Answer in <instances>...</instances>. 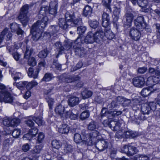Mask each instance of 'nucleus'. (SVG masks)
I'll return each instance as SVG.
<instances>
[{
  "label": "nucleus",
  "instance_id": "nucleus-1",
  "mask_svg": "<svg viewBox=\"0 0 160 160\" xmlns=\"http://www.w3.org/2000/svg\"><path fill=\"white\" fill-rule=\"evenodd\" d=\"M65 18H59L58 23L59 27L63 29H67L69 25L73 27L82 23L81 19L78 17H76L73 13L71 14L67 12L65 14Z\"/></svg>",
  "mask_w": 160,
  "mask_h": 160
},
{
  "label": "nucleus",
  "instance_id": "nucleus-2",
  "mask_svg": "<svg viewBox=\"0 0 160 160\" xmlns=\"http://www.w3.org/2000/svg\"><path fill=\"white\" fill-rule=\"evenodd\" d=\"M48 21V18L44 17L41 20H38L32 26L31 32L32 33V38L33 41H36L40 38L41 34L46 27Z\"/></svg>",
  "mask_w": 160,
  "mask_h": 160
},
{
  "label": "nucleus",
  "instance_id": "nucleus-3",
  "mask_svg": "<svg viewBox=\"0 0 160 160\" xmlns=\"http://www.w3.org/2000/svg\"><path fill=\"white\" fill-rule=\"evenodd\" d=\"M28 10V5H24L21 8L20 12L18 17V18L24 26L27 24L30 20L29 17L27 15Z\"/></svg>",
  "mask_w": 160,
  "mask_h": 160
},
{
  "label": "nucleus",
  "instance_id": "nucleus-4",
  "mask_svg": "<svg viewBox=\"0 0 160 160\" xmlns=\"http://www.w3.org/2000/svg\"><path fill=\"white\" fill-rule=\"evenodd\" d=\"M98 132L95 130V131L89 134H84L82 142L88 146L92 145L98 136Z\"/></svg>",
  "mask_w": 160,
  "mask_h": 160
},
{
  "label": "nucleus",
  "instance_id": "nucleus-5",
  "mask_svg": "<svg viewBox=\"0 0 160 160\" xmlns=\"http://www.w3.org/2000/svg\"><path fill=\"white\" fill-rule=\"evenodd\" d=\"M37 82L35 81H33L30 82H28L26 81H22L17 83L14 82L13 84L20 90H23L25 88L27 90H30L33 87L37 85Z\"/></svg>",
  "mask_w": 160,
  "mask_h": 160
},
{
  "label": "nucleus",
  "instance_id": "nucleus-6",
  "mask_svg": "<svg viewBox=\"0 0 160 160\" xmlns=\"http://www.w3.org/2000/svg\"><path fill=\"white\" fill-rule=\"evenodd\" d=\"M159 81L158 77L150 76L149 77L146 81V84L149 86V87H151L155 91L158 90L160 85L158 83Z\"/></svg>",
  "mask_w": 160,
  "mask_h": 160
},
{
  "label": "nucleus",
  "instance_id": "nucleus-7",
  "mask_svg": "<svg viewBox=\"0 0 160 160\" xmlns=\"http://www.w3.org/2000/svg\"><path fill=\"white\" fill-rule=\"evenodd\" d=\"M14 99V98L8 91H2L0 92V102L11 103Z\"/></svg>",
  "mask_w": 160,
  "mask_h": 160
},
{
  "label": "nucleus",
  "instance_id": "nucleus-8",
  "mask_svg": "<svg viewBox=\"0 0 160 160\" xmlns=\"http://www.w3.org/2000/svg\"><path fill=\"white\" fill-rule=\"evenodd\" d=\"M122 152L126 153L128 156H132L138 152L136 148L130 145H125L121 150Z\"/></svg>",
  "mask_w": 160,
  "mask_h": 160
},
{
  "label": "nucleus",
  "instance_id": "nucleus-9",
  "mask_svg": "<svg viewBox=\"0 0 160 160\" xmlns=\"http://www.w3.org/2000/svg\"><path fill=\"white\" fill-rule=\"evenodd\" d=\"M122 113V112L120 111H114L109 112L108 111H106L105 108H103L102 110L101 114L102 117L107 116L108 118H111L114 117L118 116L121 115Z\"/></svg>",
  "mask_w": 160,
  "mask_h": 160
},
{
  "label": "nucleus",
  "instance_id": "nucleus-10",
  "mask_svg": "<svg viewBox=\"0 0 160 160\" xmlns=\"http://www.w3.org/2000/svg\"><path fill=\"white\" fill-rule=\"evenodd\" d=\"M134 23L136 28L138 29L142 30L146 27V23L144 21L143 17L142 16L138 17L134 20Z\"/></svg>",
  "mask_w": 160,
  "mask_h": 160
},
{
  "label": "nucleus",
  "instance_id": "nucleus-11",
  "mask_svg": "<svg viewBox=\"0 0 160 160\" xmlns=\"http://www.w3.org/2000/svg\"><path fill=\"white\" fill-rule=\"evenodd\" d=\"M63 75L60 76V78L62 79L67 83H71L78 81L80 79V77L78 75H72L67 76L66 78H63Z\"/></svg>",
  "mask_w": 160,
  "mask_h": 160
},
{
  "label": "nucleus",
  "instance_id": "nucleus-12",
  "mask_svg": "<svg viewBox=\"0 0 160 160\" xmlns=\"http://www.w3.org/2000/svg\"><path fill=\"white\" fill-rule=\"evenodd\" d=\"M108 145V142L104 140L98 141L95 144L96 147L100 151H103L106 149Z\"/></svg>",
  "mask_w": 160,
  "mask_h": 160
},
{
  "label": "nucleus",
  "instance_id": "nucleus-13",
  "mask_svg": "<svg viewBox=\"0 0 160 160\" xmlns=\"http://www.w3.org/2000/svg\"><path fill=\"white\" fill-rule=\"evenodd\" d=\"M132 83L136 87H141L145 83V80L142 77H137L133 79Z\"/></svg>",
  "mask_w": 160,
  "mask_h": 160
},
{
  "label": "nucleus",
  "instance_id": "nucleus-14",
  "mask_svg": "<svg viewBox=\"0 0 160 160\" xmlns=\"http://www.w3.org/2000/svg\"><path fill=\"white\" fill-rule=\"evenodd\" d=\"M78 114V111L75 109L66 111L64 118H69L72 120H75L77 118Z\"/></svg>",
  "mask_w": 160,
  "mask_h": 160
},
{
  "label": "nucleus",
  "instance_id": "nucleus-15",
  "mask_svg": "<svg viewBox=\"0 0 160 160\" xmlns=\"http://www.w3.org/2000/svg\"><path fill=\"white\" fill-rule=\"evenodd\" d=\"M137 29L132 28L130 31V35L131 38L135 41L138 40L141 36L140 32Z\"/></svg>",
  "mask_w": 160,
  "mask_h": 160
},
{
  "label": "nucleus",
  "instance_id": "nucleus-16",
  "mask_svg": "<svg viewBox=\"0 0 160 160\" xmlns=\"http://www.w3.org/2000/svg\"><path fill=\"white\" fill-rule=\"evenodd\" d=\"M10 28L12 32H16L18 35H22L23 31L20 28L19 25L16 23H12L10 25Z\"/></svg>",
  "mask_w": 160,
  "mask_h": 160
},
{
  "label": "nucleus",
  "instance_id": "nucleus-17",
  "mask_svg": "<svg viewBox=\"0 0 160 160\" xmlns=\"http://www.w3.org/2000/svg\"><path fill=\"white\" fill-rule=\"evenodd\" d=\"M58 3L56 1H53L50 2L48 8L49 12L51 14L55 15L57 12Z\"/></svg>",
  "mask_w": 160,
  "mask_h": 160
},
{
  "label": "nucleus",
  "instance_id": "nucleus-18",
  "mask_svg": "<svg viewBox=\"0 0 160 160\" xmlns=\"http://www.w3.org/2000/svg\"><path fill=\"white\" fill-rule=\"evenodd\" d=\"M94 35L97 42H99L102 39H105V32L103 31L102 28L97 30Z\"/></svg>",
  "mask_w": 160,
  "mask_h": 160
},
{
  "label": "nucleus",
  "instance_id": "nucleus-19",
  "mask_svg": "<svg viewBox=\"0 0 160 160\" xmlns=\"http://www.w3.org/2000/svg\"><path fill=\"white\" fill-rule=\"evenodd\" d=\"M65 107L61 104H59L56 107L55 111L56 113L58 114L61 118H64L66 111H65Z\"/></svg>",
  "mask_w": 160,
  "mask_h": 160
},
{
  "label": "nucleus",
  "instance_id": "nucleus-20",
  "mask_svg": "<svg viewBox=\"0 0 160 160\" xmlns=\"http://www.w3.org/2000/svg\"><path fill=\"white\" fill-rule=\"evenodd\" d=\"M96 42L94 35L92 32H88L87 35L85 37L84 42L87 44L92 43L94 42Z\"/></svg>",
  "mask_w": 160,
  "mask_h": 160
},
{
  "label": "nucleus",
  "instance_id": "nucleus-21",
  "mask_svg": "<svg viewBox=\"0 0 160 160\" xmlns=\"http://www.w3.org/2000/svg\"><path fill=\"white\" fill-rule=\"evenodd\" d=\"M133 18L134 16L130 12L126 13L124 18L125 24L129 26H130Z\"/></svg>",
  "mask_w": 160,
  "mask_h": 160
},
{
  "label": "nucleus",
  "instance_id": "nucleus-22",
  "mask_svg": "<svg viewBox=\"0 0 160 160\" xmlns=\"http://www.w3.org/2000/svg\"><path fill=\"white\" fill-rule=\"evenodd\" d=\"M40 71V69L39 68H37L35 71H34V74H32L33 72V68H28V76L29 77H32L34 78H36L38 77V75L39 72Z\"/></svg>",
  "mask_w": 160,
  "mask_h": 160
},
{
  "label": "nucleus",
  "instance_id": "nucleus-23",
  "mask_svg": "<svg viewBox=\"0 0 160 160\" xmlns=\"http://www.w3.org/2000/svg\"><path fill=\"white\" fill-rule=\"evenodd\" d=\"M108 125L112 130L116 131L119 130L120 124L119 122L112 121L109 122Z\"/></svg>",
  "mask_w": 160,
  "mask_h": 160
},
{
  "label": "nucleus",
  "instance_id": "nucleus-24",
  "mask_svg": "<svg viewBox=\"0 0 160 160\" xmlns=\"http://www.w3.org/2000/svg\"><path fill=\"white\" fill-rule=\"evenodd\" d=\"M111 1V0H102V4L105 7L104 11L107 12L108 13H111L112 11L110 7Z\"/></svg>",
  "mask_w": 160,
  "mask_h": 160
},
{
  "label": "nucleus",
  "instance_id": "nucleus-25",
  "mask_svg": "<svg viewBox=\"0 0 160 160\" xmlns=\"http://www.w3.org/2000/svg\"><path fill=\"white\" fill-rule=\"evenodd\" d=\"M79 102V99L78 97L72 96L68 100V104L71 107H73L78 104Z\"/></svg>",
  "mask_w": 160,
  "mask_h": 160
},
{
  "label": "nucleus",
  "instance_id": "nucleus-26",
  "mask_svg": "<svg viewBox=\"0 0 160 160\" xmlns=\"http://www.w3.org/2000/svg\"><path fill=\"white\" fill-rule=\"evenodd\" d=\"M155 91L151 87H147L142 89L141 94L143 97H146L149 95L151 93Z\"/></svg>",
  "mask_w": 160,
  "mask_h": 160
},
{
  "label": "nucleus",
  "instance_id": "nucleus-27",
  "mask_svg": "<svg viewBox=\"0 0 160 160\" xmlns=\"http://www.w3.org/2000/svg\"><path fill=\"white\" fill-rule=\"evenodd\" d=\"M69 127L66 124L61 125L58 128V132L59 133L63 134H67L69 131Z\"/></svg>",
  "mask_w": 160,
  "mask_h": 160
},
{
  "label": "nucleus",
  "instance_id": "nucleus-28",
  "mask_svg": "<svg viewBox=\"0 0 160 160\" xmlns=\"http://www.w3.org/2000/svg\"><path fill=\"white\" fill-rule=\"evenodd\" d=\"M141 110L144 114H148L151 112L150 108L148 105V103H145L142 105Z\"/></svg>",
  "mask_w": 160,
  "mask_h": 160
},
{
  "label": "nucleus",
  "instance_id": "nucleus-29",
  "mask_svg": "<svg viewBox=\"0 0 160 160\" xmlns=\"http://www.w3.org/2000/svg\"><path fill=\"white\" fill-rule=\"evenodd\" d=\"M88 128L89 130L93 131L98 129V126L96 122L92 121L88 124Z\"/></svg>",
  "mask_w": 160,
  "mask_h": 160
},
{
  "label": "nucleus",
  "instance_id": "nucleus-30",
  "mask_svg": "<svg viewBox=\"0 0 160 160\" xmlns=\"http://www.w3.org/2000/svg\"><path fill=\"white\" fill-rule=\"evenodd\" d=\"M92 12V8L89 5H86L83 11V14L85 16H90Z\"/></svg>",
  "mask_w": 160,
  "mask_h": 160
},
{
  "label": "nucleus",
  "instance_id": "nucleus-31",
  "mask_svg": "<svg viewBox=\"0 0 160 160\" xmlns=\"http://www.w3.org/2000/svg\"><path fill=\"white\" fill-rule=\"evenodd\" d=\"M33 53V49L30 47H27L24 54V58L27 59L29 58Z\"/></svg>",
  "mask_w": 160,
  "mask_h": 160
},
{
  "label": "nucleus",
  "instance_id": "nucleus-32",
  "mask_svg": "<svg viewBox=\"0 0 160 160\" xmlns=\"http://www.w3.org/2000/svg\"><path fill=\"white\" fill-rule=\"evenodd\" d=\"M92 92L89 90H84L81 93V95L83 99L88 98L91 96Z\"/></svg>",
  "mask_w": 160,
  "mask_h": 160
},
{
  "label": "nucleus",
  "instance_id": "nucleus-33",
  "mask_svg": "<svg viewBox=\"0 0 160 160\" xmlns=\"http://www.w3.org/2000/svg\"><path fill=\"white\" fill-rule=\"evenodd\" d=\"M74 52L76 54L78 55H82L84 52V49L82 47H79L73 46Z\"/></svg>",
  "mask_w": 160,
  "mask_h": 160
},
{
  "label": "nucleus",
  "instance_id": "nucleus-34",
  "mask_svg": "<svg viewBox=\"0 0 160 160\" xmlns=\"http://www.w3.org/2000/svg\"><path fill=\"white\" fill-rule=\"evenodd\" d=\"M72 42L69 40L65 41L64 42V49L68 50L70 49L72 47Z\"/></svg>",
  "mask_w": 160,
  "mask_h": 160
},
{
  "label": "nucleus",
  "instance_id": "nucleus-35",
  "mask_svg": "<svg viewBox=\"0 0 160 160\" xmlns=\"http://www.w3.org/2000/svg\"><path fill=\"white\" fill-rule=\"evenodd\" d=\"M114 36V35L110 30H107L105 32V38L106 37L108 39H112Z\"/></svg>",
  "mask_w": 160,
  "mask_h": 160
},
{
  "label": "nucleus",
  "instance_id": "nucleus-36",
  "mask_svg": "<svg viewBox=\"0 0 160 160\" xmlns=\"http://www.w3.org/2000/svg\"><path fill=\"white\" fill-rule=\"evenodd\" d=\"M136 3L142 8H145L147 5L148 2L147 0H138Z\"/></svg>",
  "mask_w": 160,
  "mask_h": 160
},
{
  "label": "nucleus",
  "instance_id": "nucleus-37",
  "mask_svg": "<svg viewBox=\"0 0 160 160\" xmlns=\"http://www.w3.org/2000/svg\"><path fill=\"white\" fill-rule=\"evenodd\" d=\"M32 120L35 121L38 126H40L44 124V122L41 117H34L32 118Z\"/></svg>",
  "mask_w": 160,
  "mask_h": 160
},
{
  "label": "nucleus",
  "instance_id": "nucleus-38",
  "mask_svg": "<svg viewBox=\"0 0 160 160\" xmlns=\"http://www.w3.org/2000/svg\"><path fill=\"white\" fill-rule=\"evenodd\" d=\"M53 78L52 74L50 73H46L42 80L45 82H48L51 80Z\"/></svg>",
  "mask_w": 160,
  "mask_h": 160
},
{
  "label": "nucleus",
  "instance_id": "nucleus-39",
  "mask_svg": "<svg viewBox=\"0 0 160 160\" xmlns=\"http://www.w3.org/2000/svg\"><path fill=\"white\" fill-rule=\"evenodd\" d=\"M10 126L13 127L18 125L20 122L19 119L10 118Z\"/></svg>",
  "mask_w": 160,
  "mask_h": 160
},
{
  "label": "nucleus",
  "instance_id": "nucleus-40",
  "mask_svg": "<svg viewBox=\"0 0 160 160\" xmlns=\"http://www.w3.org/2000/svg\"><path fill=\"white\" fill-rule=\"evenodd\" d=\"M74 140L77 143H81L82 142V139L81 135L79 134L76 133L74 135Z\"/></svg>",
  "mask_w": 160,
  "mask_h": 160
},
{
  "label": "nucleus",
  "instance_id": "nucleus-41",
  "mask_svg": "<svg viewBox=\"0 0 160 160\" xmlns=\"http://www.w3.org/2000/svg\"><path fill=\"white\" fill-rule=\"evenodd\" d=\"M48 53V50L47 49H45L40 52L38 54V57L41 58H45L47 57Z\"/></svg>",
  "mask_w": 160,
  "mask_h": 160
},
{
  "label": "nucleus",
  "instance_id": "nucleus-42",
  "mask_svg": "<svg viewBox=\"0 0 160 160\" xmlns=\"http://www.w3.org/2000/svg\"><path fill=\"white\" fill-rule=\"evenodd\" d=\"M89 116L88 111H86L82 112L80 114V118L82 120H84L88 118Z\"/></svg>",
  "mask_w": 160,
  "mask_h": 160
},
{
  "label": "nucleus",
  "instance_id": "nucleus-43",
  "mask_svg": "<svg viewBox=\"0 0 160 160\" xmlns=\"http://www.w3.org/2000/svg\"><path fill=\"white\" fill-rule=\"evenodd\" d=\"M12 76L14 80L19 79L22 77V75L20 72H13L12 74Z\"/></svg>",
  "mask_w": 160,
  "mask_h": 160
},
{
  "label": "nucleus",
  "instance_id": "nucleus-44",
  "mask_svg": "<svg viewBox=\"0 0 160 160\" xmlns=\"http://www.w3.org/2000/svg\"><path fill=\"white\" fill-rule=\"evenodd\" d=\"M52 145L53 148L57 149H59L61 146L60 142L56 140H53L52 141Z\"/></svg>",
  "mask_w": 160,
  "mask_h": 160
},
{
  "label": "nucleus",
  "instance_id": "nucleus-45",
  "mask_svg": "<svg viewBox=\"0 0 160 160\" xmlns=\"http://www.w3.org/2000/svg\"><path fill=\"white\" fill-rule=\"evenodd\" d=\"M55 46L58 51V54H61L62 52L64 50V48L62 46L61 43L57 42L55 43Z\"/></svg>",
  "mask_w": 160,
  "mask_h": 160
},
{
  "label": "nucleus",
  "instance_id": "nucleus-46",
  "mask_svg": "<svg viewBox=\"0 0 160 160\" xmlns=\"http://www.w3.org/2000/svg\"><path fill=\"white\" fill-rule=\"evenodd\" d=\"M42 146L41 145H36L32 150V152L33 153H39L42 149Z\"/></svg>",
  "mask_w": 160,
  "mask_h": 160
},
{
  "label": "nucleus",
  "instance_id": "nucleus-47",
  "mask_svg": "<svg viewBox=\"0 0 160 160\" xmlns=\"http://www.w3.org/2000/svg\"><path fill=\"white\" fill-rule=\"evenodd\" d=\"M149 72L152 74H155L158 77L160 76V70H155L154 68H150L149 69Z\"/></svg>",
  "mask_w": 160,
  "mask_h": 160
},
{
  "label": "nucleus",
  "instance_id": "nucleus-48",
  "mask_svg": "<svg viewBox=\"0 0 160 160\" xmlns=\"http://www.w3.org/2000/svg\"><path fill=\"white\" fill-rule=\"evenodd\" d=\"M21 132V130L19 129H16L13 131L12 134L14 138H18L20 136Z\"/></svg>",
  "mask_w": 160,
  "mask_h": 160
},
{
  "label": "nucleus",
  "instance_id": "nucleus-49",
  "mask_svg": "<svg viewBox=\"0 0 160 160\" xmlns=\"http://www.w3.org/2000/svg\"><path fill=\"white\" fill-rule=\"evenodd\" d=\"M29 133L33 138L36 136L38 132V129L35 128L30 129L28 131Z\"/></svg>",
  "mask_w": 160,
  "mask_h": 160
},
{
  "label": "nucleus",
  "instance_id": "nucleus-50",
  "mask_svg": "<svg viewBox=\"0 0 160 160\" xmlns=\"http://www.w3.org/2000/svg\"><path fill=\"white\" fill-rule=\"evenodd\" d=\"M28 59V64L29 65L34 66L36 64V62L34 57H30Z\"/></svg>",
  "mask_w": 160,
  "mask_h": 160
},
{
  "label": "nucleus",
  "instance_id": "nucleus-51",
  "mask_svg": "<svg viewBox=\"0 0 160 160\" xmlns=\"http://www.w3.org/2000/svg\"><path fill=\"white\" fill-rule=\"evenodd\" d=\"M120 99V101L122 102V104L125 106H128L131 102V100L130 99H126L123 97L122 98Z\"/></svg>",
  "mask_w": 160,
  "mask_h": 160
},
{
  "label": "nucleus",
  "instance_id": "nucleus-52",
  "mask_svg": "<svg viewBox=\"0 0 160 160\" xmlns=\"http://www.w3.org/2000/svg\"><path fill=\"white\" fill-rule=\"evenodd\" d=\"M86 30V28L84 26H81L78 28L77 32L79 35H81L84 33Z\"/></svg>",
  "mask_w": 160,
  "mask_h": 160
},
{
  "label": "nucleus",
  "instance_id": "nucleus-53",
  "mask_svg": "<svg viewBox=\"0 0 160 160\" xmlns=\"http://www.w3.org/2000/svg\"><path fill=\"white\" fill-rule=\"evenodd\" d=\"M44 138V135L42 132L39 133L37 137V142L39 143L41 142Z\"/></svg>",
  "mask_w": 160,
  "mask_h": 160
},
{
  "label": "nucleus",
  "instance_id": "nucleus-54",
  "mask_svg": "<svg viewBox=\"0 0 160 160\" xmlns=\"http://www.w3.org/2000/svg\"><path fill=\"white\" fill-rule=\"evenodd\" d=\"M99 23L97 21H91L89 22L90 26L93 28H96L98 25Z\"/></svg>",
  "mask_w": 160,
  "mask_h": 160
},
{
  "label": "nucleus",
  "instance_id": "nucleus-55",
  "mask_svg": "<svg viewBox=\"0 0 160 160\" xmlns=\"http://www.w3.org/2000/svg\"><path fill=\"white\" fill-rule=\"evenodd\" d=\"M10 118H5L3 120V124L7 127L10 126Z\"/></svg>",
  "mask_w": 160,
  "mask_h": 160
},
{
  "label": "nucleus",
  "instance_id": "nucleus-56",
  "mask_svg": "<svg viewBox=\"0 0 160 160\" xmlns=\"http://www.w3.org/2000/svg\"><path fill=\"white\" fill-rule=\"evenodd\" d=\"M7 49L8 50L9 52L12 54H13L15 52H17L13 45L7 46Z\"/></svg>",
  "mask_w": 160,
  "mask_h": 160
},
{
  "label": "nucleus",
  "instance_id": "nucleus-57",
  "mask_svg": "<svg viewBox=\"0 0 160 160\" xmlns=\"http://www.w3.org/2000/svg\"><path fill=\"white\" fill-rule=\"evenodd\" d=\"M8 31V28H5L1 32L0 35V43H1L3 40L5 34Z\"/></svg>",
  "mask_w": 160,
  "mask_h": 160
},
{
  "label": "nucleus",
  "instance_id": "nucleus-58",
  "mask_svg": "<svg viewBox=\"0 0 160 160\" xmlns=\"http://www.w3.org/2000/svg\"><path fill=\"white\" fill-rule=\"evenodd\" d=\"M47 101L48 103V106L50 109H52V106L53 104V100L51 98H48L47 99Z\"/></svg>",
  "mask_w": 160,
  "mask_h": 160
},
{
  "label": "nucleus",
  "instance_id": "nucleus-59",
  "mask_svg": "<svg viewBox=\"0 0 160 160\" xmlns=\"http://www.w3.org/2000/svg\"><path fill=\"white\" fill-rule=\"evenodd\" d=\"M150 108V110L154 111L156 108V104L155 102H150L148 104Z\"/></svg>",
  "mask_w": 160,
  "mask_h": 160
},
{
  "label": "nucleus",
  "instance_id": "nucleus-60",
  "mask_svg": "<svg viewBox=\"0 0 160 160\" xmlns=\"http://www.w3.org/2000/svg\"><path fill=\"white\" fill-rule=\"evenodd\" d=\"M32 138V137L29 133V132L27 133L24 134L23 137L24 140H28L29 141H30Z\"/></svg>",
  "mask_w": 160,
  "mask_h": 160
},
{
  "label": "nucleus",
  "instance_id": "nucleus-61",
  "mask_svg": "<svg viewBox=\"0 0 160 160\" xmlns=\"http://www.w3.org/2000/svg\"><path fill=\"white\" fill-rule=\"evenodd\" d=\"M32 120V119L29 118L25 121L26 123L30 127H32L34 125V123Z\"/></svg>",
  "mask_w": 160,
  "mask_h": 160
},
{
  "label": "nucleus",
  "instance_id": "nucleus-62",
  "mask_svg": "<svg viewBox=\"0 0 160 160\" xmlns=\"http://www.w3.org/2000/svg\"><path fill=\"white\" fill-rule=\"evenodd\" d=\"M22 148L23 151L27 152L30 149V146L28 144L26 143L22 146Z\"/></svg>",
  "mask_w": 160,
  "mask_h": 160
},
{
  "label": "nucleus",
  "instance_id": "nucleus-63",
  "mask_svg": "<svg viewBox=\"0 0 160 160\" xmlns=\"http://www.w3.org/2000/svg\"><path fill=\"white\" fill-rule=\"evenodd\" d=\"M53 65H54L55 68L58 70H61V65L56 60H54L53 62Z\"/></svg>",
  "mask_w": 160,
  "mask_h": 160
},
{
  "label": "nucleus",
  "instance_id": "nucleus-64",
  "mask_svg": "<svg viewBox=\"0 0 160 160\" xmlns=\"http://www.w3.org/2000/svg\"><path fill=\"white\" fill-rule=\"evenodd\" d=\"M104 12L102 15V20H109V17L108 14L106 13V12L104 11ZM106 12L108 13L107 12Z\"/></svg>",
  "mask_w": 160,
  "mask_h": 160
}]
</instances>
